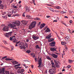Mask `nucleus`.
Returning <instances> with one entry per match:
<instances>
[{
	"label": "nucleus",
	"mask_w": 74,
	"mask_h": 74,
	"mask_svg": "<svg viewBox=\"0 0 74 74\" xmlns=\"http://www.w3.org/2000/svg\"><path fill=\"white\" fill-rule=\"evenodd\" d=\"M34 20H40V18H34Z\"/></svg>",
	"instance_id": "obj_39"
},
{
	"label": "nucleus",
	"mask_w": 74,
	"mask_h": 74,
	"mask_svg": "<svg viewBox=\"0 0 74 74\" xmlns=\"http://www.w3.org/2000/svg\"><path fill=\"white\" fill-rule=\"evenodd\" d=\"M57 20H54L53 21V22H57Z\"/></svg>",
	"instance_id": "obj_50"
},
{
	"label": "nucleus",
	"mask_w": 74,
	"mask_h": 74,
	"mask_svg": "<svg viewBox=\"0 0 74 74\" xmlns=\"http://www.w3.org/2000/svg\"><path fill=\"white\" fill-rule=\"evenodd\" d=\"M38 64L39 66H38V67H39L40 69L41 67V64L42 63V58H40L39 60L38 61Z\"/></svg>",
	"instance_id": "obj_3"
},
{
	"label": "nucleus",
	"mask_w": 74,
	"mask_h": 74,
	"mask_svg": "<svg viewBox=\"0 0 74 74\" xmlns=\"http://www.w3.org/2000/svg\"><path fill=\"white\" fill-rule=\"evenodd\" d=\"M17 72L18 73H23L24 72V70L23 69H19Z\"/></svg>",
	"instance_id": "obj_10"
},
{
	"label": "nucleus",
	"mask_w": 74,
	"mask_h": 74,
	"mask_svg": "<svg viewBox=\"0 0 74 74\" xmlns=\"http://www.w3.org/2000/svg\"><path fill=\"white\" fill-rule=\"evenodd\" d=\"M55 70L53 69V68L50 69L49 71L51 74H54L56 73V71Z\"/></svg>",
	"instance_id": "obj_4"
},
{
	"label": "nucleus",
	"mask_w": 74,
	"mask_h": 74,
	"mask_svg": "<svg viewBox=\"0 0 74 74\" xmlns=\"http://www.w3.org/2000/svg\"><path fill=\"white\" fill-rule=\"evenodd\" d=\"M8 17H11V14H10V15H8Z\"/></svg>",
	"instance_id": "obj_51"
},
{
	"label": "nucleus",
	"mask_w": 74,
	"mask_h": 74,
	"mask_svg": "<svg viewBox=\"0 0 74 74\" xmlns=\"http://www.w3.org/2000/svg\"><path fill=\"white\" fill-rule=\"evenodd\" d=\"M50 55H51L53 57V58H55V59H56V58H58V55L53 54V53H52L51 54V53L49 54Z\"/></svg>",
	"instance_id": "obj_7"
},
{
	"label": "nucleus",
	"mask_w": 74,
	"mask_h": 74,
	"mask_svg": "<svg viewBox=\"0 0 74 74\" xmlns=\"http://www.w3.org/2000/svg\"><path fill=\"white\" fill-rule=\"evenodd\" d=\"M49 45H50L51 47H54L55 46V41H53L49 43Z\"/></svg>",
	"instance_id": "obj_8"
},
{
	"label": "nucleus",
	"mask_w": 74,
	"mask_h": 74,
	"mask_svg": "<svg viewBox=\"0 0 74 74\" xmlns=\"http://www.w3.org/2000/svg\"><path fill=\"white\" fill-rule=\"evenodd\" d=\"M4 70H5V68H3L2 69H0V74H5L4 73Z\"/></svg>",
	"instance_id": "obj_6"
},
{
	"label": "nucleus",
	"mask_w": 74,
	"mask_h": 74,
	"mask_svg": "<svg viewBox=\"0 0 74 74\" xmlns=\"http://www.w3.org/2000/svg\"><path fill=\"white\" fill-rule=\"evenodd\" d=\"M12 32H10L9 33H6L4 34V35L5 37L8 38L9 37V36H11V34H12Z\"/></svg>",
	"instance_id": "obj_5"
},
{
	"label": "nucleus",
	"mask_w": 74,
	"mask_h": 74,
	"mask_svg": "<svg viewBox=\"0 0 74 74\" xmlns=\"http://www.w3.org/2000/svg\"><path fill=\"white\" fill-rule=\"evenodd\" d=\"M32 38L34 40H38V39H39V37L38 36H37L34 35H32Z\"/></svg>",
	"instance_id": "obj_9"
},
{
	"label": "nucleus",
	"mask_w": 74,
	"mask_h": 74,
	"mask_svg": "<svg viewBox=\"0 0 74 74\" xmlns=\"http://www.w3.org/2000/svg\"><path fill=\"white\" fill-rule=\"evenodd\" d=\"M19 66H17V67H16L15 68V69H16V70H17L18 69H19Z\"/></svg>",
	"instance_id": "obj_45"
},
{
	"label": "nucleus",
	"mask_w": 74,
	"mask_h": 74,
	"mask_svg": "<svg viewBox=\"0 0 74 74\" xmlns=\"http://www.w3.org/2000/svg\"><path fill=\"white\" fill-rule=\"evenodd\" d=\"M13 7L14 8H16V9L17 8H18V6H13Z\"/></svg>",
	"instance_id": "obj_38"
},
{
	"label": "nucleus",
	"mask_w": 74,
	"mask_h": 74,
	"mask_svg": "<svg viewBox=\"0 0 74 74\" xmlns=\"http://www.w3.org/2000/svg\"><path fill=\"white\" fill-rule=\"evenodd\" d=\"M35 62H37V58H35Z\"/></svg>",
	"instance_id": "obj_62"
},
{
	"label": "nucleus",
	"mask_w": 74,
	"mask_h": 74,
	"mask_svg": "<svg viewBox=\"0 0 74 74\" xmlns=\"http://www.w3.org/2000/svg\"><path fill=\"white\" fill-rule=\"evenodd\" d=\"M51 62L52 66H54L55 65V64H54V62L53 61H52Z\"/></svg>",
	"instance_id": "obj_35"
},
{
	"label": "nucleus",
	"mask_w": 74,
	"mask_h": 74,
	"mask_svg": "<svg viewBox=\"0 0 74 74\" xmlns=\"http://www.w3.org/2000/svg\"><path fill=\"white\" fill-rule=\"evenodd\" d=\"M22 15L23 17H25V14H24V13Z\"/></svg>",
	"instance_id": "obj_46"
},
{
	"label": "nucleus",
	"mask_w": 74,
	"mask_h": 74,
	"mask_svg": "<svg viewBox=\"0 0 74 74\" xmlns=\"http://www.w3.org/2000/svg\"><path fill=\"white\" fill-rule=\"evenodd\" d=\"M45 26V24H41L40 26V28L41 29H42V27H44Z\"/></svg>",
	"instance_id": "obj_20"
},
{
	"label": "nucleus",
	"mask_w": 74,
	"mask_h": 74,
	"mask_svg": "<svg viewBox=\"0 0 74 74\" xmlns=\"http://www.w3.org/2000/svg\"><path fill=\"white\" fill-rule=\"evenodd\" d=\"M36 49H40V48L39 47V46L38 45H37L35 46Z\"/></svg>",
	"instance_id": "obj_27"
},
{
	"label": "nucleus",
	"mask_w": 74,
	"mask_h": 74,
	"mask_svg": "<svg viewBox=\"0 0 74 74\" xmlns=\"http://www.w3.org/2000/svg\"><path fill=\"white\" fill-rule=\"evenodd\" d=\"M4 48H5V49H7V50H10L7 47H4Z\"/></svg>",
	"instance_id": "obj_40"
},
{
	"label": "nucleus",
	"mask_w": 74,
	"mask_h": 74,
	"mask_svg": "<svg viewBox=\"0 0 74 74\" xmlns=\"http://www.w3.org/2000/svg\"><path fill=\"white\" fill-rule=\"evenodd\" d=\"M74 61L72 60H69V63H73Z\"/></svg>",
	"instance_id": "obj_26"
},
{
	"label": "nucleus",
	"mask_w": 74,
	"mask_h": 74,
	"mask_svg": "<svg viewBox=\"0 0 74 74\" xmlns=\"http://www.w3.org/2000/svg\"><path fill=\"white\" fill-rule=\"evenodd\" d=\"M40 24H41V22H39L38 23V26H40Z\"/></svg>",
	"instance_id": "obj_49"
},
{
	"label": "nucleus",
	"mask_w": 74,
	"mask_h": 74,
	"mask_svg": "<svg viewBox=\"0 0 74 74\" xmlns=\"http://www.w3.org/2000/svg\"><path fill=\"white\" fill-rule=\"evenodd\" d=\"M54 41V39L53 38L51 39L50 40H48V41L50 42H52V41Z\"/></svg>",
	"instance_id": "obj_24"
},
{
	"label": "nucleus",
	"mask_w": 74,
	"mask_h": 74,
	"mask_svg": "<svg viewBox=\"0 0 74 74\" xmlns=\"http://www.w3.org/2000/svg\"><path fill=\"white\" fill-rule=\"evenodd\" d=\"M70 38L69 37H66L65 38V40L67 41H70Z\"/></svg>",
	"instance_id": "obj_23"
},
{
	"label": "nucleus",
	"mask_w": 74,
	"mask_h": 74,
	"mask_svg": "<svg viewBox=\"0 0 74 74\" xmlns=\"http://www.w3.org/2000/svg\"><path fill=\"white\" fill-rule=\"evenodd\" d=\"M62 23V24H63V25H65V26H67V27H68V26L66 25V23Z\"/></svg>",
	"instance_id": "obj_44"
},
{
	"label": "nucleus",
	"mask_w": 74,
	"mask_h": 74,
	"mask_svg": "<svg viewBox=\"0 0 74 74\" xmlns=\"http://www.w3.org/2000/svg\"><path fill=\"white\" fill-rule=\"evenodd\" d=\"M2 2H3L1 1L0 0V4H1L2 3Z\"/></svg>",
	"instance_id": "obj_60"
},
{
	"label": "nucleus",
	"mask_w": 74,
	"mask_h": 74,
	"mask_svg": "<svg viewBox=\"0 0 74 74\" xmlns=\"http://www.w3.org/2000/svg\"><path fill=\"white\" fill-rule=\"evenodd\" d=\"M32 1L33 3H35V1H34V0H32Z\"/></svg>",
	"instance_id": "obj_58"
},
{
	"label": "nucleus",
	"mask_w": 74,
	"mask_h": 74,
	"mask_svg": "<svg viewBox=\"0 0 74 74\" xmlns=\"http://www.w3.org/2000/svg\"><path fill=\"white\" fill-rule=\"evenodd\" d=\"M32 55V56L33 57V58H35V56H36V55L34 53H32L31 54Z\"/></svg>",
	"instance_id": "obj_30"
},
{
	"label": "nucleus",
	"mask_w": 74,
	"mask_h": 74,
	"mask_svg": "<svg viewBox=\"0 0 74 74\" xmlns=\"http://www.w3.org/2000/svg\"><path fill=\"white\" fill-rule=\"evenodd\" d=\"M56 8H57V9H60V7L59 6H58L56 7Z\"/></svg>",
	"instance_id": "obj_41"
},
{
	"label": "nucleus",
	"mask_w": 74,
	"mask_h": 74,
	"mask_svg": "<svg viewBox=\"0 0 74 74\" xmlns=\"http://www.w3.org/2000/svg\"><path fill=\"white\" fill-rule=\"evenodd\" d=\"M60 13H61V14H63V11H61Z\"/></svg>",
	"instance_id": "obj_64"
},
{
	"label": "nucleus",
	"mask_w": 74,
	"mask_h": 74,
	"mask_svg": "<svg viewBox=\"0 0 74 74\" xmlns=\"http://www.w3.org/2000/svg\"><path fill=\"white\" fill-rule=\"evenodd\" d=\"M49 10H50V11H52L53 12H54V11H53V8H50Z\"/></svg>",
	"instance_id": "obj_31"
},
{
	"label": "nucleus",
	"mask_w": 74,
	"mask_h": 74,
	"mask_svg": "<svg viewBox=\"0 0 74 74\" xmlns=\"http://www.w3.org/2000/svg\"><path fill=\"white\" fill-rule=\"evenodd\" d=\"M50 49L51 51H56V49L55 47H51Z\"/></svg>",
	"instance_id": "obj_12"
},
{
	"label": "nucleus",
	"mask_w": 74,
	"mask_h": 74,
	"mask_svg": "<svg viewBox=\"0 0 74 74\" xmlns=\"http://www.w3.org/2000/svg\"><path fill=\"white\" fill-rule=\"evenodd\" d=\"M12 63L13 64H14V65H15V64H18V62H17L16 61H12Z\"/></svg>",
	"instance_id": "obj_17"
},
{
	"label": "nucleus",
	"mask_w": 74,
	"mask_h": 74,
	"mask_svg": "<svg viewBox=\"0 0 74 74\" xmlns=\"http://www.w3.org/2000/svg\"><path fill=\"white\" fill-rule=\"evenodd\" d=\"M66 42H61V44L62 45H65L66 44Z\"/></svg>",
	"instance_id": "obj_32"
},
{
	"label": "nucleus",
	"mask_w": 74,
	"mask_h": 74,
	"mask_svg": "<svg viewBox=\"0 0 74 74\" xmlns=\"http://www.w3.org/2000/svg\"><path fill=\"white\" fill-rule=\"evenodd\" d=\"M5 60H8V61H11V60H14L11 59H10V58H6L5 59Z\"/></svg>",
	"instance_id": "obj_21"
},
{
	"label": "nucleus",
	"mask_w": 74,
	"mask_h": 74,
	"mask_svg": "<svg viewBox=\"0 0 74 74\" xmlns=\"http://www.w3.org/2000/svg\"><path fill=\"white\" fill-rule=\"evenodd\" d=\"M72 52H74V49H72Z\"/></svg>",
	"instance_id": "obj_63"
},
{
	"label": "nucleus",
	"mask_w": 74,
	"mask_h": 74,
	"mask_svg": "<svg viewBox=\"0 0 74 74\" xmlns=\"http://www.w3.org/2000/svg\"><path fill=\"white\" fill-rule=\"evenodd\" d=\"M52 37V36H51V34H49L48 36H47L46 38H47V39H50V38Z\"/></svg>",
	"instance_id": "obj_13"
},
{
	"label": "nucleus",
	"mask_w": 74,
	"mask_h": 74,
	"mask_svg": "<svg viewBox=\"0 0 74 74\" xmlns=\"http://www.w3.org/2000/svg\"><path fill=\"white\" fill-rule=\"evenodd\" d=\"M21 22H22V23H23V25H26V24H27V22L26 21H21Z\"/></svg>",
	"instance_id": "obj_14"
},
{
	"label": "nucleus",
	"mask_w": 74,
	"mask_h": 74,
	"mask_svg": "<svg viewBox=\"0 0 74 74\" xmlns=\"http://www.w3.org/2000/svg\"><path fill=\"white\" fill-rule=\"evenodd\" d=\"M36 26V22H32L31 25L29 26V29H32V28H33Z\"/></svg>",
	"instance_id": "obj_2"
},
{
	"label": "nucleus",
	"mask_w": 74,
	"mask_h": 74,
	"mask_svg": "<svg viewBox=\"0 0 74 74\" xmlns=\"http://www.w3.org/2000/svg\"><path fill=\"white\" fill-rule=\"evenodd\" d=\"M7 58V56H5L4 57H3L2 58V60H4L5 58Z\"/></svg>",
	"instance_id": "obj_33"
},
{
	"label": "nucleus",
	"mask_w": 74,
	"mask_h": 74,
	"mask_svg": "<svg viewBox=\"0 0 74 74\" xmlns=\"http://www.w3.org/2000/svg\"><path fill=\"white\" fill-rule=\"evenodd\" d=\"M47 59H49V60H51V58L48 56L47 57Z\"/></svg>",
	"instance_id": "obj_37"
},
{
	"label": "nucleus",
	"mask_w": 74,
	"mask_h": 74,
	"mask_svg": "<svg viewBox=\"0 0 74 74\" xmlns=\"http://www.w3.org/2000/svg\"><path fill=\"white\" fill-rule=\"evenodd\" d=\"M27 52V53H30L31 52V51L30 50H27V52Z\"/></svg>",
	"instance_id": "obj_34"
},
{
	"label": "nucleus",
	"mask_w": 74,
	"mask_h": 74,
	"mask_svg": "<svg viewBox=\"0 0 74 74\" xmlns=\"http://www.w3.org/2000/svg\"><path fill=\"white\" fill-rule=\"evenodd\" d=\"M47 18H50V17H51V16H46Z\"/></svg>",
	"instance_id": "obj_52"
},
{
	"label": "nucleus",
	"mask_w": 74,
	"mask_h": 74,
	"mask_svg": "<svg viewBox=\"0 0 74 74\" xmlns=\"http://www.w3.org/2000/svg\"><path fill=\"white\" fill-rule=\"evenodd\" d=\"M5 12H4L3 14H2L3 15H4V14H5Z\"/></svg>",
	"instance_id": "obj_55"
},
{
	"label": "nucleus",
	"mask_w": 74,
	"mask_h": 74,
	"mask_svg": "<svg viewBox=\"0 0 74 74\" xmlns=\"http://www.w3.org/2000/svg\"><path fill=\"white\" fill-rule=\"evenodd\" d=\"M64 18H69V17H67V16H64Z\"/></svg>",
	"instance_id": "obj_54"
},
{
	"label": "nucleus",
	"mask_w": 74,
	"mask_h": 74,
	"mask_svg": "<svg viewBox=\"0 0 74 74\" xmlns=\"http://www.w3.org/2000/svg\"><path fill=\"white\" fill-rule=\"evenodd\" d=\"M21 44H22V45H24V43H23V42H21Z\"/></svg>",
	"instance_id": "obj_61"
},
{
	"label": "nucleus",
	"mask_w": 74,
	"mask_h": 74,
	"mask_svg": "<svg viewBox=\"0 0 74 74\" xmlns=\"http://www.w3.org/2000/svg\"><path fill=\"white\" fill-rule=\"evenodd\" d=\"M47 26H46L45 27V28H44L45 30H46V29H47Z\"/></svg>",
	"instance_id": "obj_48"
},
{
	"label": "nucleus",
	"mask_w": 74,
	"mask_h": 74,
	"mask_svg": "<svg viewBox=\"0 0 74 74\" xmlns=\"http://www.w3.org/2000/svg\"><path fill=\"white\" fill-rule=\"evenodd\" d=\"M55 65L56 67H57V68H59V67H60V66H59V65L58 64V63H57V64H55Z\"/></svg>",
	"instance_id": "obj_28"
},
{
	"label": "nucleus",
	"mask_w": 74,
	"mask_h": 74,
	"mask_svg": "<svg viewBox=\"0 0 74 74\" xmlns=\"http://www.w3.org/2000/svg\"><path fill=\"white\" fill-rule=\"evenodd\" d=\"M25 9H26V12H29V8H28V7H26Z\"/></svg>",
	"instance_id": "obj_25"
},
{
	"label": "nucleus",
	"mask_w": 74,
	"mask_h": 74,
	"mask_svg": "<svg viewBox=\"0 0 74 74\" xmlns=\"http://www.w3.org/2000/svg\"><path fill=\"white\" fill-rule=\"evenodd\" d=\"M54 63L55 64H57V63H58L57 62H56V60H54Z\"/></svg>",
	"instance_id": "obj_43"
},
{
	"label": "nucleus",
	"mask_w": 74,
	"mask_h": 74,
	"mask_svg": "<svg viewBox=\"0 0 74 74\" xmlns=\"http://www.w3.org/2000/svg\"><path fill=\"white\" fill-rule=\"evenodd\" d=\"M68 68H70V67H71V66L70 65L68 66Z\"/></svg>",
	"instance_id": "obj_57"
},
{
	"label": "nucleus",
	"mask_w": 74,
	"mask_h": 74,
	"mask_svg": "<svg viewBox=\"0 0 74 74\" xmlns=\"http://www.w3.org/2000/svg\"><path fill=\"white\" fill-rule=\"evenodd\" d=\"M51 32V30L49 29V28H47L46 30L45 31V32L46 33H48V32Z\"/></svg>",
	"instance_id": "obj_15"
},
{
	"label": "nucleus",
	"mask_w": 74,
	"mask_h": 74,
	"mask_svg": "<svg viewBox=\"0 0 74 74\" xmlns=\"http://www.w3.org/2000/svg\"><path fill=\"white\" fill-rule=\"evenodd\" d=\"M11 49H12L11 50L12 51V50L13 49H14V47H12V48H11Z\"/></svg>",
	"instance_id": "obj_59"
},
{
	"label": "nucleus",
	"mask_w": 74,
	"mask_h": 74,
	"mask_svg": "<svg viewBox=\"0 0 74 74\" xmlns=\"http://www.w3.org/2000/svg\"><path fill=\"white\" fill-rule=\"evenodd\" d=\"M69 23H72V20H70L69 21Z\"/></svg>",
	"instance_id": "obj_53"
},
{
	"label": "nucleus",
	"mask_w": 74,
	"mask_h": 74,
	"mask_svg": "<svg viewBox=\"0 0 74 74\" xmlns=\"http://www.w3.org/2000/svg\"><path fill=\"white\" fill-rule=\"evenodd\" d=\"M21 24V22L19 21H16L15 22H13L12 23V24H11L10 26L12 29H16V28H14L17 26H19Z\"/></svg>",
	"instance_id": "obj_1"
},
{
	"label": "nucleus",
	"mask_w": 74,
	"mask_h": 74,
	"mask_svg": "<svg viewBox=\"0 0 74 74\" xmlns=\"http://www.w3.org/2000/svg\"><path fill=\"white\" fill-rule=\"evenodd\" d=\"M3 31H8V27H3Z\"/></svg>",
	"instance_id": "obj_11"
},
{
	"label": "nucleus",
	"mask_w": 74,
	"mask_h": 74,
	"mask_svg": "<svg viewBox=\"0 0 74 74\" xmlns=\"http://www.w3.org/2000/svg\"><path fill=\"white\" fill-rule=\"evenodd\" d=\"M19 47L20 48V49H26V47L25 46H20Z\"/></svg>",
	"instance_id": "obj_16"
},
{
	"label": "nucleus",
	"mask_w": 74,
	"mask_h": 74,
	"mask_svg": "<svg viewBox=\"0 0 74 74\" xmlns=\"http://www.w3.org/2000/svg\"><path fill=\"white\" fill-rule=\"evenodd\" d=\"M25 46L26 47H27V48L28 47V45H27V44L26 42H25Z\"/></svg>",
	"instance_id": "obj_36"
},
{
	"label": "nucleus",
	"mask_w": 74,
	"mask_h": 74,
	"mask_svg": "<svg viewBox=\"0 0 74 74\" xmlns=\"http://www.w3.org/2000/svg\"><path fill=\"white\" fill-rule=\"evenodd\" d=\"M26 41L27 42H29V39H27Z\"/></svg>",
	"instance_id": "obj_56"
},
{
	"label": "nucleus",
	"mask_w": 74,
	"mask_h": 74,
	"mask_svg": "<svg viewBox=\"0 0 74 74\" xmlns=\"http://www.w3.org/2000/svg\"><path fill=\"white\" fill-rule=\"evenodd\" d=\"M52 69H53L54 70L56 69V68H55V65H52Z\"/></svg>",
	"instance_id": "obj_29"
},
{
	"label": "nucleus",
	"mask_w": 74,
	"mask_h": 74,
	"mask_svg": "<svg viewBox=\"0 0 74 74\" xmlns=\"http://www.w3.org/2000/svg\"><path fill=\"white\" fill-rule=\"evenodd\" d=\"M50 4H52V5H53V4H54V3L53 2H51L50 3Z\"/></svg>",
	"instance_id": "obj_47"
},
{
	"label": "nucleus",
	"mask_w": 74,
	"mask_h": 74,
	"mask_svg": "<svg viewBox=\"0 0 74 74\" xmlns=\"http://www.w3.org/2000/svg\"><path fill=\"white\" fill-rule=\"evenodd\" d=\"M12 41H13V42L14 43L16 42H17V40L16 39V38H14L13 39Z\"/></svg>",
	"instance_id": "obj_18"
},
{
	"label": "nucleus",
	"mask_w": 74,
	"mask_h": 74,
	"mask_svg": "<svg viewBox=\"0 0 74 74\" xmlns=\"http://www.w3.org/2000/svg\"><path fill=\"white\" fill-rule=\"evenodd\" d=\"M26 17L27 19H32V17L30 16H29V15H27L26 16Z\"/></svg>",
	"instance_id": "obj_19"
},
{
	"label": "nucleus",
	"mask_w": 74,
	"mask_h": 74,
	"mask_svg": "<svg viewBox=\"0 0 74 74\" xmlns=\"http://www.w3.org/2000/svg\"><path fill=\"white\" fill-rule=\"evenodd\" d=\"M4 9V5L3 4H1L0 5V9Z\"/></svg>",
	"instance_id": "obj_22"
},
{
	"label": "nucleus",
	"mask_w": 74,
	"mask_h": 74,
	"mask_svg": "<svg viewBox=\"0 0 74 74\" xmlns=\"http://www.w3.org/2000/svg\"><path fill=\"white\" fill-rule=\"evenodd\" d=\"M10 41H12V38L10 37Z\"/></svg>",
	"instance_id": "obj_42"
}]
</instances>
